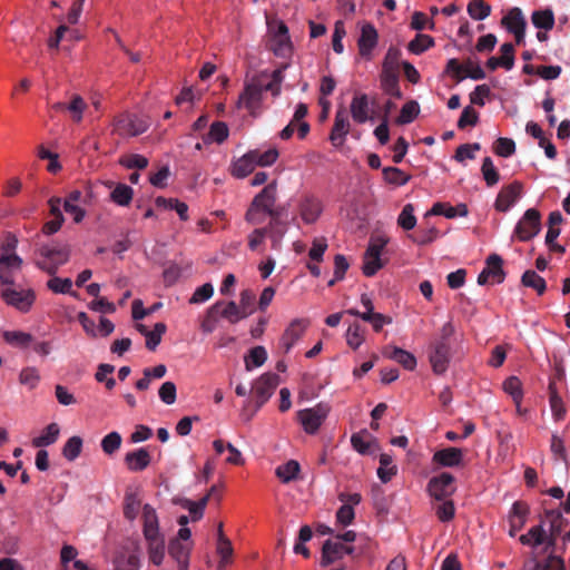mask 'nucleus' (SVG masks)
Instances as JSON below:
<instances>
[{
    "label": "nucleus",
    "mask_w": 570,
    "mask_h": 570,
    "mask_svg": "<svg viewBox=\"0 0 570 570\" xmlns=\"http://www.w3.org/2000/svg\"><path fill=\"white\" fill-rule=\"evenodd\" d=\"M420 112V106L416 101L411 100L403 105L400 116L396 119L399 125L412 122Z\"/></svg>",
    "instance_id": "51"
},
{
    "label": "nucleus",
    "mask_w": 570,
    "mask_h": 570,
    "mask_svg": "<svg viewBox=\"0 0 570 570\" xmlns=\"http://www.w3.org/2000/svg\"><path fill=\"white\" fill-rule=\"evenodd\" d=\"M350 108L352 118L355 122L364 124L372 119L370 116V100L366 94L355 95Z\"/></svg>",
    "instance_id": "22"
},
{
    "label": "nucleus",
    "mask_w": 570,
    "mask_h": 570,
    "mask_svg": "<svg viewBox=\"0 0 570 570\" xmlns=\"http://www.w3.org/2000/svg\"><path fill=\"white\" fill-rule=\"evenodd\" d=\"M0 296L7 305L22 313L29 312L36 301V293L31 288L17 291L13 287H3Z\"/></svg>",
    "instance_id": "7"
},
{
    "label": "nucleus",
    "mask_w": 570,
    "mask_h": 570,
    "mask_svg": "<svg viewBox=\"0 0 570 570\" xmlns=\"http://www.w3.org/2000/svg\"><path fill=\"white\" fill-rule=\"evenodd\" d=\"M530 513L529 504L524 501H515L509 512V524L523 528Z\"/></svg>",
    "instance_id": "30"
},
{
    "label": "nucleus",
    "mask_w": 570,
    "mask_h": 570,
    "mask_svg": "<svg viewBox=\"0 0 570 570\" xmlns=\"http://www.w3.org/2000/svg\"><path fill=\"white\" fill-rule=\"evenodd\" d=\"M60 429L57 423H50L43 430V433L32 440L36 448L48 446L55 443L59 436Z\"/></svg>",
    "instance_id": "39"
},
{
    "label": "nucleus",
    "mask_w": 570,
    "mask_h": 570,
    "mask_svg": "<svg viewBox=\"0 0 570 570\" xmlns=\"http://www.w3.org/2000/svg\"><path fill=\"white\" fill-rule=\"evenodd\" d=\"M301 218L305 224H314L322 214L321 202L313 196H305L298 205Z\"/></svg>",
    "instance_id": "20"
},
{
    "label": "nucleus",
    "mask_w": 570,
    "mask_h": 570,
    "mask_svg": "<svg viewBox=\"0 0 570 570\" xmlns=\"http://www.w3.org/2000/svg\"><path fill=\"white\" fill-rule=\"evenodd\" d=\"M401 50L396 47H390L382 63V72L399 73Z\"/></svg>",
    "instance_id": "45"
},
{
    "label": "nucleus",
    "mask_w": 570,
    "mask_h": 570,
    "mask_svg": "<svg viewBox=\"0 0 570 570\" xmlns=\"http://www.w3.org/2000/svg\"><path fill=\"white\" fill-rule=\"evenodd\" d=\"M392 463V455L387 453H382L380 455V468L377 469V476L383 483L389 482L397 473V468Z\"/></svg>",
    "instance_id": "37"
},
{
    "label": "nucleus",
    "mask_w": 570,
    "mask_h": 570,
    "mask_svg": "<svg viewBox=\"0 0 570 570\" xmlns=\"http://www.w3.org/2000/svg\"><path fill=\"white\" fill-rule=\"evenodd\" d=\"M70 246L65 245H42L37 249L40 259L36 262L37 267L47 274L53 276L59 267L66 264L70 257Z\"/></svg>",
    "instance_id": "3"
},
{
    "label": "nucleus",
    "mask_w": 570,
    "mask_h": 570,
    "mask_svg": "<svg viewBox=\"0 0 570 570\" xmlns=\"http://www.w3.org/2000/svg\"><path fill=\"white\" fill-rule=\"evenodd\" d=\"M379 33L372 23H365L362 26L361 35L357 40L358 52L361 57L366 60H371L373 50L377 46Z\"/></svg>",
    "instance_id": "16"
},
{
    "label": "nucleus",
    "mask_w": 570,
    "mask_h": 570,
    "mask_svg": "<svg viewBox=\"0 0 570 570\" xmlns=\"http://www.w3.org/2000/svg\"><path fill=\"white\" fill-rule=\"evenodd\" d=\"M397 224L405 230H411L415 227L416 217L414 216V206L412 204H406L402 208L397 217Z\"/></svg>",
    "instance_id": "54"
},
{
    "label": "nucleus",
    "mask_w": 570,
    "mask_h": 570,
    "mask_svg": "<svg viewBox=\"0 0 570 570\" xmlns=\"http://www.w3.org/2000/svg\"><path fill=\"white\" fill-rule=\"evenodd\" d=\"M308 112L307 105L301 102L296 106L295 112H294V120L298 121V128L297 134L301 139L305 138L307 134L309 132V125L308 122L304 121L303 119L306 117Z\"/></svg>",
    "instance_id": "55"
},
{
    "label": "nucleus",
    "mask_w": 570,
    "mask_h": 570,
    "mask_svg": "<svg viewBox=\"0 0 570 570\" xmlns=\"http://www.w3.org/2000/svg\"><path fill=\"white\" fill-rule=\"evenodd\" d=\"M47 287L53 293L67 294L71 292L72 282L70 278H60L53 275V277L47 282Z\"/></svg>",
    "instance_id": "64"
},
{
    "label": "nucleus",
    "mask_w": 570,
    "mask_h": 570,
    "mask_svg": "<svg viewBox=\"0 0 570 570\" xmlns=\"http://www.w3.org/2000/svg\"><path fill=\"white\" fill-rule=\"evenodd\" d=\"M381 88L391 97L401 99L403 97L399 86V73L381 72L380 75Z\"/></svg>",
    "instance_id": "32"
},
{
    "label": "nucleus",
    "mask_w": 570,
    "mask_h": 570,
    "mask_svg": "<svg viewBox=\"0 0 570 570\" xmlns=\"http://www.w3.org/2000/svg\"><path fill=\"white\" fill-rule=\"evenodd\" d=\"M450 362V344L449 342L439 341L434 344L430 354V363L434 373L442 374L446 371Z\"/></svg>",
    "instance_id": "17"
},
{
    "label": "nucleus",
    "mask_w": 570,
    "mask_h": 570,
    "mask_svg": "<svg viewBox=\"0 0 570 570\" xmlns=\"http://www.w3.org/2000/svg\"><path fill=\"white\" fill-rule=\"evenodd\" d=\"M382 174L384 180L387 184L395 186H404L411 179L410 175L405 174L402 169L397 167H384Z\"/></svg>",
    "instance_id": "40"
},
{
    "label": "nucleus",
    "mask_w": 570,
    "mask_h": 570,
    "mask_svg": "<svg viewBox=\"0 0 570 570\" xmlns=\"http://www.w3.org/2000/svg\"><path fill=\"white\" fill-rule=\"evenodd\" d=\"M328 409L318 404L314 407L298 411L297 419L306 433L315 434L325 421Z\"/></svg>",
    "instance_id": "9"
},
{
    "label": "nucleus",
    "mask_w": 570,
    "mask_h": 570,
    "mask_svg": "<svg viewBox=\"0 0 570 570\" xmlns=\"http://www.w3.org/2000/svg\"><path fill=\"white\" fill-rule=\"evenodd\" d=\"M466 10L469 16L474 20H484L491 14V6L484 0H471Z\"/></svg>",
    "instance_id": "46"
},
{
    "label": "nucleus",
    "mask_w": 570,
    "mask_h": 570,
    "mask_svg": "<svg viewBox=\"0 0 570 570\" xmlns=\"http://www.w3.org/2000/svg\"><path fill=\"white\" fill-rule=\"evenodd\" d=\"M480 149L481 145L479 142L460 145L456 148L454 159L459 163H463L465 159H474V153L479 151Z\"/></svg>",
    "instance_id": "62"
},
{
    "label": "nucleus",
    "mask_w": 570,
    "mask_h": 570,
    "mask_svg": "<svg viewBox=\"0 0 570 570\" xmlns=\"http://www.w3.org/2000/svg\"><path fill=\"white\" fill-rule=\"evenodd\" d=\"M361 318L370 323L375 332H380L384 325L392 323L390 316L381 313H362Z\"/></svg>",
    "instance_id": "60"
},
{
    "label": "nucleus",
    "mask_w": 570,
    "mask_h": 570,
    "mask_svg": "<svg viewBox=\"0 0 570 570\" xmlns=\"http://www.w3.org/2000/svg\"><path fill=\"white\" fill-rule=\"evenodd\" d=\"M351 443L355 451L360 454H370L372 445L376 444V439L372 436L366 430L354 433L351 436Z\"/></svg>",
    "instance_id": "31"
},
{
    "label": "nucleus",
    "mask_w": 570,
    "mask_h": 570,
    "mask_svg": "<svg viewBox=\"0 0 570 570\" xmlns=\"http://www.w3.org/2000/svg\"><path fill=\"white\" fill-rule=\"evenodd\" d=\"M215 304H222L219 307V316L227 320L230 324H236L245 318L242 309L234 301H217Z\"/></svg>",
    "instance_id": "34"
},
{
    "label": "nucleus",
    "mask_w": 570,
    "mask_h": 570,
    "mask_svg": "<svg viewBox=\"0 0 570 570\" xmlns=\"http://www.w3.org/2000/svg\"><path fill=\"white\" fill-rule=\"evenodd\" d=\"M548 391H549V403H550L552 415L556 421H561V420H563V417L567 413V409L564 406L562 397L558 393L556 383L553 381L549 382Z\"/></svg>",
    "instance_id": "29"
},
{
    "label": "nucleus",
    "mask_w": 570,
    "mask_h": 570,
    "mask_svg": "<svg viewBox=\"0 0 570 570\" xmlns=\"http://www.w3.org/2000/svg\"><path fill=\"white\" fill-rule=\"evenodd\" d=\"M278 383L279 376L275 373H265L254 382L252 391L255 402L253 404L250 400H247L243 407L244 414L248 413L247 420H250L252 416L269 400Z\"/></svg>",
    "instance_id": "2"
},
{
    "label": "nucleus",
    "mask_w": 570,
    "mask_h": 570,
    "mask_svg": "<svg viewBox=\"0 0 570 570\" xmlns=\"http://www.w3.org/2000/svg\"><path fill=\"white\" fill-rule=\"evenodd\" d=\"M433 462L444 468H455L463 463V450L459 448H445L433 454Z\"/></svg>",
    "instance_id": "21"
},
{
    "label": "nucleus",
    "mask_w": 570,
    "mask_h": 570,
    "mask_svg": "<svg viewBox=\"0 0 570 570\" xmlns=\"http://www.w3.org/2000/svg\"><path fill=\"white\" fill-rule=\"evenodd\" d=\"M87 109V104L80 95H73L69 104H67L66 110L70 112L71 119L75 122H80L83 117V112Z\"/></svg>",
    "instance_id": "49"
},
{
    "label": "nucleus",
    "mask_w": 570,
    "mask_h": 570,
    "mask_svg": "<svg viewBox=\"0 0 570 570\" xmlns=\"http://www.w3.org/2000/svg\"><path fill=\"white\" fill-rule=\"evenodd\" d=\"M3 338L8 344L23 348L28 347L33 342V336L22 331H6Z\"/></svg>",
    "instance_id": "43"
},
{
    "label": "nucleus",
    "mask_w": 570,
    "mask_h": 570,
    "mask_svg": "<svg viewBox=\"0 0 570 570\" xmlns=\"http://www.w3.org/2000/svg\"><path fill=\"white\" fill-rule=\"evenodd\" d=\"M216 551L220 558L217 570H225L226 567L233 561L234 550L230 540L217 542Z\"/></svg>",
    "instance_id": "50"
},
{
    "label": "nucleus",
    "mask_w": 570,
    "mask_h": 570,
    "mask_svg": "<svg viewBox=\"0 0 570 570\" xmlns=\"http://www.w3.org/2000/svg\"><path fill=\"white\" fill-rule=\"evenodd\" d=\"M276 181L269 183L254 197L245 215V219L248 223H257L255 219V212L263 210L267 213L273 208L276 202Z\"/></svg>",
    "instance_id": "5"
},
{
    "label": "nucleus",
    "mask_w": 570,
    "mask_h": 570,
    "mask_svg": "<svg viewBox=\"0 0 570 570\" xmlns=\"http://www.w3.org/2000/svg\"><path fill=\"white\" fill-rule=\"evenodd\" d=\"M144 535L148 542L150 561L159 566L165 556V543L158 531V518L155 509L145 504L142 509Z\"/></svg>",
    "instance_id": "1"
},
{
    "label": "nucleus",
    "mask_w": 570,
    "mask_h": 570,
    "mask_svg": "<svg viewBox=\"0 0 570 570\" xmlns=\"http://www.w3.org/2000/svg\"><path fill=\"white\" fill-rule=\"evenodd\" d=\"M267 360V352L264 346H255L249 350L248 355L245 356V367L252 371L254 367L262 366Z\"/></svg>",
    "instance_id": "41"
},
{
    "label": "nucleus",
    "mask_w": 570,
    "mask_h": 570,
    "mask_svg": "<svg viewBox=\"0 0 570 570\" xmlns=\"http://www.w3.org/2000/svg\"><path fill=\"white\" fill-rule=\"evenodd\" d=\"M132 188L125 184H118L110 194V198L119 206H128L132 200Z\"/></svg>",
    "instance_id": "47"
},
{
    "label": "nucleus",
    "mask_w": 570,
    "mask_h": 570,
    "mask_svg": "<svg viewBox=\"0 0 570 570\" xmlns=\"http://www.w3.org/2000/svg\"><path fill=\"white\" fill-rule=\"evenodd\" d=\"M364 341L363 330L358 323L348 326L346 331V342L348 346L356 350Z\"/></svg>",
    "instance_id": "61"
},
{
    "label": "nucleus",
    "mask_w": 570,
    "mask_h": 570,
    "mask_svg": "<svg viewBox=\"0 0 570 570\" xmlns=\"http://www.w3.org/2000/svg\"><path fill=\"white\" fill-rule=\"evenodd\" d=\"M114 124L119 135L128 137L141 135L150 126L147 118L134 114H121L115 118Z\"/></svg>",
    "instance_id": "6"
},
{
    "label": "nucleus",
    "mask_w": 570,
    "mask_h": 570,
    "mask_svg": "<svg viewBox=\"0 0 570 570\" xmlns=\"http://www.w3.org/2000/svg\"><path fill=\"white\" fill-rule=\"evenodd\" d=\"M141 502L137 498L136 494L129 493L125 498V507H124V514L125 517L132 521L136 519L138 511L140 509Z\"/></svg>",
    "instance_id": "63"
},
{
    "label": "nucleus",
    "mask_w": 570,
    "mask_h": 570,
    "mask_svg": "<svg viewBox=\"0 0 570 570\" xmlns=\"http://www.w3.org/2000/svg\"><path fill=\"white\" fill-rule=\"evenodd\" d=\"M546 539V529L542 524L532 527L528 533L522 534L519 540L524 546H531L533 548L543 544Z\"/></svg>",
    "instance_id": "38"
},
{
    "label": "nucleus",
    "mask_w": 570,
    "mask_h": 570,
    "mask_svg": "<svg viewBox=\"0 0 570 570\" xmlns=\"http://www.w3.org/2000/svg\"><path fill=\"white\" fill-rule=\"evenodd\" d=\"M78 202L86 203L87 200L82 198V193L78 189H75L68 194L66 199L63 200V209L73 215V222L79 224L86 217V210L80 206L76 205Z\"/></svg>",
    "instance_id": "24"
},
{
    "label": "nucleus",
    "mask_w": 570,
    "mask_h": 570,
    "mask_svg": "<svg viewBox=\"0 0 570 570\" xmlns=\"http://www.w3.org/2000/svg\"><path fill=\"white\" fill-rule=\"evenodd\" d=\"M481 173L488 187H493L500 180V174L491 157H485L481 165Z\"/></svg>",
    "instance_id": "48"
},
{
    "label": "nucleus",
    "mask_w": 570,
    "mask_h": 570,
    "mask_svg": "<svg viewBox=\"0 0 570 570\" xmlns=\"http://www.w3.org/2000/svg\"><path fill=\"white\" fill-rule=\"evenodd\" d=\"M350 131V121L344 108H340L335 114L334 125L330 135V140L334 147H341Z\"/></svg>",
    "instance_id": "18"
},
{
    "label": "nucleus",
    "mask_w": 570,
    "mask_h": 570,
    "mask_svg": "<svg viewBox=\"0 0 570 570\" xmlns=\"http://www.w3.org/2000/svg\"><path fill=\"white\" fill-rule=\"evenodd\" d=\"M444 73L453 76L456 82H461L465 78L473 80H482L485 78V72L479 65L473 66L472 61L468 60L465 66H462L455 58L448 61Z\"/></svg>",
    "instance_id": "8"
},
{
    "label": "nucleus",
    "mask_w": 570,
    "mask_h": 570,
    "mask_svg": "<svg viewBox=\"0 0 570 570\" xmlns=\"http://www.w3.org/2000/svg\"><path fill=\"white\" fill-rule=\"evenodd\" d=\"M544 551L549 554L546 563H542L543 567L552 570H564L563 560L559 553V538L552 537L546 532L544 539Z\"/></svg>",
    "instance_id": "19"
},
{
    "label": "nucleus",
    "mask_w": 570,
    "mask_h": 570,
    "mask_svg": "<svg viewBox=\"0 0 570 570\" xmlns=\"http://www.w3.org/2000/svg\"><path fill=\"white\" fill-rule=\"evenodd\" d=\"M308 326L309 321L306 318H295L289 323L279 340V346L284 353H288L292 350Z\"/></svg>",
    "instance_id": "13"
},
{
    "label": "nucleus",
    "mask_w": 570,
    "mask_h": 570,
    "mask_svg": "<svg viewBox=\"0 0 570 570\" xmlns=\"http://www.w3.org/2000/svg\"><path fill=\"white\" fill-rule=\"evenodd\" d=\"M254 159L255 158L253 157V154L249 150L248 153L243 155L240 158L233 161L232 168H230V174L235 178L247 177L249 174H252L254 171V169L256 167Z\"/></svg>",
    "instance_id": "25"
},
{
    "label": "nucleus",
    "mask_w": 570,
    "mask_h": 570,
    "mask_svg": "<svg viewBox=\"0 0 570 570\" xmlns=\"http://www.w3.org/2000/svg\"><path fill=\"white\" fill-rule=\"evenodd\" d=\"M299 471V463L295 460H289L286 463L278 465L275 470V474L283 483H289L297 478Z\"/></svg>",
    "instance_id": "35"
},
{
    "label": "nucleus",
    "mask_w": 570,
    "mask_h": 570,
    "mask_svg": "<svg viewBox=\"0 0 570 570\" xmlns=\"http://www.w3.org/2000/svg\"><path fill=\"white\" fill-rule=\"evenodd\" d=\"M521 381L517 376H510L503 382V390L505 393L511 395L512 400L520 405L522 400V387Z\"/></svg>",
    "instance_id": "56"
},
{
    "label": "nucleus",
    "mask_w": 570,
    "mask_h": 570,
    "mask_svg": "<svg viewBox=\"0 0 570 570\" xmlns=\"http://www.w3.org/2000/svg\"><path fill=\"white\" fill-rule=\"evenodd\" d=\"M454 476L449 472H442L440 475L432 478L428 483V492L435 500L443 501L451 497L454 491Z\"/></svg>",
    "instance_id": "11"
},
{
    "label": "nucleus",
    "mask_w": 570,
    "mask_h": 570,
    "mask_svg": "<svg viewBox=\"0 0 570 570\" xmlns=\"http://www.w3.org/2000/svg\"><path fill=\"white\" fill-rule=\"evenodd\" d=\"M522 189L523 185L517 180L503 186L495 198L494 208L507 213L521 197Z\"/></svg>",
    "instance_id": "12"
},
{
    "label": "nucleus",
    "mask_w": 570,
    "mask_h": 570,
    "mask_svg": "<svg viewBox=\"0 0 570 570\" xmlns=\"http://www.w3.org/2000/svg\"><path fill=\"white\" fill-rule=\"evenodd\" d=\"M434 39L424 33H417L414 39H412L407 49L414 55H421L428 49L432 48L434 46Z\"/></svg>",
    "instance_id": "42"
},
{
    "label": "nucleus",
    "mask_w": 570,
    "mask_h": 570,
    "mask_svg": "<svg viewBox=\"0 0 570 570\" xmlns=\"http://www.w3.org/2000/svg\"><path fill=\"white\" fill-rule=\"evenodd\" d=\"M493 151L500 157L508 158L515 153V142L511 138L500 137L494 141Z\"/></svg>",
    "instance_id": "58"
},
{
    "label": "nucleus",
    "mask_w": 570,
    "mask_h": 570,
    "mask_svg": "<svg viewBox=\"0 0 570 570\" xmlns=\"http://www.w3.org/2000/svg\"><path fill=\"white\" fill-rule=\"evenodd\" d=\"M82 449V439L80 436H71L62 449V454L68 461L77 459Z\"/></svg>",
    "instance_id": "57"
},
{
    "label": "nucleus",
    "mask_w": 570,
    "mask_h": 570,
    "mask_svg": "<svg viewBox=\"0 0 570 570\" xmlns=\"http://www.w3.org/2000/svg\"><path fill=\"white\" fill-rule=\"evenodd\" d=\"M125 462L129 470L141 471L149 465L150 454L146 449H139L137 451L127 453L125 456Z\"/></svg>",
    "instance_id": "28"
},
{
    "label": "nucleus",
    "mask_w": 570,
    "mask_h": 570,
    "mask_svg": "<svg viewBox=\"0 0 570 570\" xmlns=\"http://www.w3.org/2000/svg\"><path fill=\"white\" fill-rule=\"evenodd\" d=\"M544 523H549L548 534L560 538L568 521L563 518L560 510L552 509L544 511V517L540 524L543 525Z\"/></svg>",
    "instance_id": "23"
},
{
    "label": "nucleus",
    "mask_w": 570,
    "mask_h": 570,
    "mask_svg": "<svg viewBox=\"0 0 570 570\" xmlns=\"http://www.w3.org/2000/svg\"><path fill=\"white\" fill-rule=\"evenodd\" d=\"M354 547L345 546L343 542L335 540H326L322 548L321 564L328 567L330 564L341 560L345 554H353Z\"/></svg>",
    "instance_id": "15"
},
{
    "label": "nucleus",
    "mask_w": 570,
    "mask_h": 570,
    "mask_svg": "<svg viewBox=\"0 0 570 570\" xmlns=\"http://www.w3.org/2000/svg\"><path fill=\"white\" fill-rule=\"evenodd\" d=\"M541 230V214L535 208H529L517 223L513 236L520 242H529Z\"/></svg>",
    "instance_id": "4"
},
{
    "label": "nucleus",
    "mask_w": 570,
    "mask_h": 570,
    "mask_svg": "<svg viewBox=\"0 0 570 570\" xmlns=\"http://www.w3.org/2000/svg\"><path fill=\"white\" fill-rule=\"evenodd\" d=\"M256 296L252 289H244L240 292L239 308L243 312V316L248 317L255 311Z\"/></svg>",
    "instance_id": "59"
},
{
    "label": "nucleus",
    "mask_w": 570,
    "mask_h": 570,
    "mask_svg": "<svg viewBox=\"0 0 570 570\" xmlns=\"http://www.w3.org/2000/svg\"><path fill=\"white\" fill-rule=\"evenodd\" d=\"M262 98V87H259L258 82L253 78L250 82L245 85L244 90L239 95L237 107L245 108L252 116H256Z\"/></svg>",
    "instance_id": "10"
},
{
    "label": "nucleus",
    "mask_w": 570,
    "mask_h": 570,
    "mask_svg": "<svg viewBox=\"0 0 570 570\" xmlns=\"http://www.w3.org/2000/svg\"><path fill=\"white\" fill-rule=\"evenodd\" d=\"M501 23L509 32L525 29L527 27V21L522 10L518 7L510 9L508 13L502 18Z\"/></svg>",
    "instance_id": "27"
},
{
    "label": "nucleus",
    "mask_w": 570,
    "mask_h": 570,
    "mask_svg": "<svg viewBox=\"0 0 570 570\" xmlns=\"http://www.w3.org/2000/svg\"><path fill=\"white\" fill-rule=\"evenodd\" d=\"M487 267L478 276V284L485 285L489 278H492L493 283L501 284L505 278V272L502 268L503 259L498 254H491L487 258Z\"/></svg>",
    "instance_id": "14"
},
{
    "label": "nucleus",
    "mask_w": 570,
    "mask_h": 570,
    "mask_svg": "<svg viewBox=\"0 0 570 570\" xmlns=\"http://www.w3.org/2000/svg\"><path fill=\"white\" fill-rule=\"evenodd\" d=\"M222 304H213L206 312V315L202 322V331L205 333H213L216 330L218 317H219V307Z\"/></svg>",
    "instance_id": "52"
},
{
    "label": "nucleus",
    "mask_w": 570,
    "mask_h": 570,
    "mask_svg": "<svg viewBox=\"0 0 570 570\" xmlns=\"http://www.w3.org/2000/svg\"><path fill=\"white\" fill-rule=\"evenodd\" d=\"M191 531L187 527H180V541H186L188 543H180V570H187L188 568V557L193 549V542L190 541Z\"/></svg>",
    "instance_id": "44"
},
{
    "label": "nucleus",
    "mask_w": 570,
    "mask_h": 570,
    "mask_svg": "<svg viewBox=\"0 0 570 570\" xmlns=\"http://www.w3.org/2000/svg\"><path fill=\"white\" fill-rule=\"evenodd\" d=\"M253 154V157L255 158L256 166H271L273 165L277 158H278V150L276 148H269L268 150L261 151L258 149L250 150Z\"/></svg>",
    "instance_id": "53"
},
{
    "label": "nucleus",
    "mask_w": 570,
    "mask_h": 570,
    "mask_svg": "<svg viewBox=\"0 0 570 570\" xmlns=\"http://www.w3.org/2000/svg\"><path fill=\"white\" fill-rule=\"evenodd\" d=\"M209 501V495H204L198 501H193L190 499L180 498V509H185L189 512L190 520L196 522L200 520L204 515V510Z\"/></svg>",
    "instance_id": "26"
},
{
    "label": "nucleus",
    "mask_w": 570,
    "mask_h": 570,
    "mask_svg": "<svg viewBox=\"0 0 570 570\" xmlns=\"http://www.w3.org/2000/svg\"><path fill=\"white\" fill-rule=\"evenodd\" d=\"M521 283L525 287L533 288L538 295H543L547 289V283L537 272L525 271L521 277Z\"/></svg>",
    "instance_id": "36"
},
{
    "label": "nucleus",
    "mask_w": 570,
    "mask_h": 570,
    "mask_svg": "<svg viewBox=\"0 0 570 570\" xmlns=\"http://www.w3.org/2000/svg\"><path fill=\"white\" fill-rule=\"evenodd\" d=\"M531 22L537 29L549 31L554 27V13L551 9L535 10L531 14Z\"/></svg>",
    "instance_id": "33"
}]
</instances>
